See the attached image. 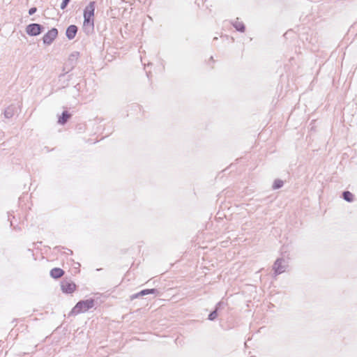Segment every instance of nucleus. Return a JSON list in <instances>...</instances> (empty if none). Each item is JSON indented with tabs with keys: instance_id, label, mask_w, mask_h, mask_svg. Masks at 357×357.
I'll list each match as a JSON object with an SVG mask.
<instances>
[{
	"instance_id": "obj_1",
	"label": "nucleus",
	"mask_w": 357,
	"mask_h": 357,
	"mask_svg": "<svg viewBox=\"0 0 357 357\" xmlns=\"http://www.w3.org/2000/svg\"><path fill=\"white\" fill-rule=\"evenodd\" d=\"M94 306V301L88 299L78 302L72 309L70 314L75 316L81 313H84Z\"/></svg>"
},
{
	"instance_id": "obj_2",
	"label": "nucleus",
	"mask_w": 357,
	"mask_h": 357,
	"mask_svg": "<svg viewBox=\"0 0 357 357\" xmlns=\"http://www.w3.org/2000/svg\"><path fill=\"white\" fill-rule=\"evenodd\" d=\"M288 266V262L283 258L278 259L273 266V269L274 271V273L275 275H280L284 272H285Z\"/></svg>"
},
{
	"instance_id": "obj_3",
	"label": "nucleus",
	"mask_w": 357,
	"mask_h": 357,
	"mask_svg": "<svg viewBox=\"0 0 357 357\" xmlns=\"http://www.w3.org/2000/svg\"><path fill=\"white\" fill-rule=\"evenodd\" d=\"M94 3L91 2L89 3V6H87L84 10V24H89L90 22H93V17L94 15Z\"/></svg>"
},
{
	"instance_id": "obj_4",
	"label": "nucleus",
	"mask_w": 357,
	"mask_h": 357,
	"mask_svg": "<svg viewBox=\"0 0 357 357\" xmlns=\"http://www.w3.org/2000/svg\"><path fill=\"white\" fill-rule=\"evenodd\" d=\"M58 36V30L56 28H52L48 31L43 38V43L45 45H50Z\"/></svg>"
},
{
	"instance_id": "obj_5",
	"label": "nucleus",
	"mask_w": 357,
	"mask_h": 357,
	"mask_svg": "<svg viewBox=\"0 0 357 357\" xmlns=\"http://www.w3.org/2000/svg\"><path fill=\"white\" fill-rule=\"evenodd\" d=\"M61 289L65 294H73L75 291L77 285L70 280H63L61 283Z\"/></svg>"
},
{
	"instance_id": "obj_6",
	"label": "nucleus",
	"mask_w": 357,
	"mask_h": 357,
	"mask_svg": "<svg viewBox=\"0 0 357 357\" xmlns=\"http://www.w3.org/2000/svg\"><path fill=\"white\" fill-rule=\"evenodd\" d=\"M26 31L29 36H38L42 31V26L38 24H31L26 26Z\"/></svg>"
},
{
	"instance_id": "obj_7",
	"label": "nucleus",
	"mask_w": 357,
	"mask_h": 357,
	"mask_svg": "<svg viewBox=\"0 0 357 357\" xmlns=\"http://www.w3.org/2000/svg\"><path fill=\"white\" fill-rule=\"evenodd\" d=\"M158 292V290L156 289H144V290H142L141 291H139V293L137 294H135L134 295L132 296V298H137L139 296H146V295H148V294H155Z\"/></svg>"
},
{
	"instance_id": "obj_8",
	"label": "nucleus",
	"mask_w": 357,
	"mask_h": 357,
	"mask_svg": "<svg viewBox=\"0 0 357 357\" xmlns=\"http://www.w3.org/2000/svg\"><path fill=\"white\" fill-rule=\"evenodd\" d=\"M77 31V28L75 25H70L66 30V36L71 40L75 38Z\"/></svg>"
},
{
	"instance_id": "obj_9",
	"label": "nucleus",
	"mask_w": 357,
	"mask_h": 357,
	"mask_svg": "<svg viewBox=\"0 0 357 357\" xmlns=\"http://www.w3.org/2000/svg\"><path fill=\"white\" fill-rule=\"evenodd\" d=\"M64 275V271L60 268H54L50 271V275L53 278L58 279Z\"/></svg>"
},
{
	"instance_id": "obj_10",
	"label": "nucleus",
	"mask_w": 357,
	"mask_h": 357,
	"mask_svg": "<svg viewBox=\"0 0 357 357\" xmlns=\"http://www.w3.org/2000/svg\"><path fill=\"white\" fill-rule=\"evenodd\" d=\"M233 26L236 29V31L243 33L245 30V26L243 22H241L237 18L235 21L231 22Z\"/></svg>"
},
{
	"instance_id": "obj_11",
	"label": "nucleus",
	"mask_w": 357,
	"mask_h": 357,
	"mask_svg": "<svg viewBox=\"0 0 357 357\" xmlns=\"http://www.w3.org/2000/svg\"><path fill=\"white\" fill-rule=\"evenodd\" d=\"M222 305V302H219L217 303L215 309L213 312H211L208 315V319L209 320L213 321L216 319V317L218 316V310Z\"/></svg>"
},
{
	"instance_id": "obj_12",
	"label": "nucleus",
	"mask_w": 357,
	"mask_h": 357,
	"mask_svg": "<svg viewBox=\"0 0 357 357\" xmlns=\"http://www.w3.org/2000/svg\"><path fill=\"white\" fill-rule=\"evenodd\" d=\"M342 198L348 202H352L354 201V195L349 191H344L342 192Z\"/></svg>"
},
{
	"instance_id": "obj_13",
	"label": "nucleus",
	"mask_w": 357,
	"mask_h": 357,
	"mask_svg": "<svg viewBox=\"0 0 357 357\" xmlns=\"http://www.w3.org/2000/svg\"><path fill=\"white\" fill-rule=\"evenodd\" d=\"M70 115L67 112H63L62 116L59 119V123L61 124H64L70 118Z\"/></svg>"
},
{
	"instance_id": "obj_14",
	"label": "nucleus",
	"mask_w": 357,
	"mask_h": 357,
	"mask_svg": "<svg viewBox=\"0 0 357 357\" xmlns=\"http://www.w3.org/2000/svg\"><path fill=\"white\" fill-rule=\"evenodd\" d=\"M283 185V181L281 180H275L273 183V188L274 189H279Z\"/></svg>"
},
{
	"instance_id": "obj_15",
	"label": "nucleus",
	"mask_w": 357,
	"mask_h": 357,
	"mask_svg": "<svg viewBox=\"0 0 357 357\" xmlns=\"http://www.w3.org/2000/svg\"><path fill=\"white\" fill-rule=\"evenodd\" d=\"M4 115L6 118L12 117L13 115V109L12 108H8L5 112Z\"/></svg>"
},
{
	"instance_id": "obj_16",
	"label": "nucleus",
	"mask_w": 357,
	"mask_h": 357,
	"mask_svg": "<svg viewBox=\"0 0 357 357\" xmlns=\"http://www.w3.org/2000/svg\"><path fill=\"white\" fill-rule=\"evenodd\" d=\"M70 0H63L61 5V9H64L66 6L68 5V3H69Z\"/></svg>"
},
{
	"instance_id": "obj_17",
	"label": "nucleus",
	"mask_w": 357,
	"mask_h": 357,
	"mask_svg": "<svg viewBox=\"0 0 357 357\" xmlns=\"http://www.w3.org/2000/svg\"><path fill=\"white\" fill-rule=\"evenodd\" d=\"M36 8H31L29 9V15H33V13H35L36 12Z\"/></svg>"
}]
</instances>
